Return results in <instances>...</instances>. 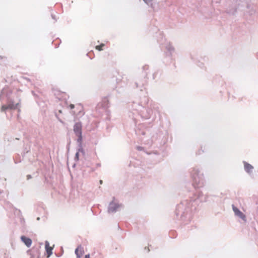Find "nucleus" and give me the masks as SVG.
Segmentation results:
<instances>
[{
    "label": "nucleus",
    "mask_w": 258,
    "mask_h": 258,
    "mask_svg": "<svg viewBox=\"0 0 258 258\" xmlns=\"http://www.w3.org/2000/svg\"><path fill=\"white\" fill-rule=\"evenodd\" d=\"M104 46V44L103 43H101L100 45H97L96 46L95 48L97 50H99V51H101L102 50H103V47Z\"/></svg>",
    "instance_id": "9"
},
{
    "label": "nucleus",
    "mask_w": 258,
    "mask_h": 258,
    "mask_svg": "<svg viewBox=\"0 0 258 258\" xmlns=\"http://www.w3.org/2000/svg\"><path fill=\"white\" fill-rule=\"evenodd\" d=\"M45 250L47 253V257L48 258L52 253L53 248L49 245L48 241H46L45 243Z\"/></svg>",
    "instance_id": "3"
},
{
    "label": "nucleus",
    "mask_w": 258,
    "mask_h": 258,
    "mask_svg": "<svg viewBox=\"0 0 258 258\" xmlns=\"http://www.w3.org/2000/svg\"><path fill=\"white\" fill-rule=\"evenodd\" d=\"M19 103H15L13 101L10 100L8 102L6 105H3L1 107L2 111H5L7 109H16Z\"/></svg>",
    "instance_id": "1"
},
{
    "label": "nucleus",
    "mask_w": 258,
    "mask_h": 258,
    "mask_svg": "<svg viewBox=\"0 0 258 258\" xmlns=\"http://www.w3.org/2000/svg\"><path fill=\"white\" fill-rule=\"evenodd\" d=\"M75 253L77 258H81L84 253L83 248L81 246H78L75 250Z\"/></svg>",
    "instance_id": "5"
},
{
    "label": "nucleus",
    "mask_w": 258,
    "mask_h": 258,
    "mask_svg": "<svg viewBox=\"0 0 258 258\" xmlns=\"http://www.w3.org/2000/svg\"><path fill=\"white\" fill-rule=\"evenodd\" d=\"M118 206H117L115 204L111 203L110 204L109 208V212H114L116 210V208H118Z\"/></svg>",
    "instance_id": "8"
},
{
    "label": "nucleus",
    "mask_w": 258,
    "mask_h": 258,
    "mask_svg": "<svg viewBox=\"0 0 258 258\" xmlns=\"http://www.w3.org/2000/svg\"><path fill=\"white\" fill-rule=\"evenodd\" d=\"M70 107L71 109H73L74 108L75 106H74V104H71L70 105Z\"/></svg>",
    "instance_id": "10"
},
{
    "label": "nucleus",
    "mask_w": 258,
    "mask_h": 258,
    "mask_svg": "<svg viewBox=\"0 0 258 258\" xmlns=\"http://www.w3.org/2000/svg\"><path fill=\"white\" fill-rule=\"evenodd\" d=\"M233 210L235 214L238 217H240L243 220H245V216L238 209L235 207L234 206H232Z\"/></svg>",
    "instance_id": "2"
},
{
    "label": "nucleus",
    "mask_w": 258,
    "mask_h": 258,
    "mask_svg": "<svg viewBox=\"0 0 258 258\" xmlns=\"http://www.w3.org/2000/svg\"><path fill=\"white\" fill-rule=\"evenodd\" d=\"M85 258H90V255L87 254L85 255Z\"/></svg>",
    "instance_id": "11"
},
{
    "label": "nucleus",
    "mask_w": 258,
    "mask_h": 258,
    "mask_svg": "<svg viewBox=\"0 0 258 258\" xmlns=\"http://www.w3.org/2000/svg\"><path fill=\"white\" fill-rule=\"evenodd\" d=\"M76 158H77L78 159V157H79V153L77 152L76 154Z\"/></svg>",
    "instance_id": "12"
},
{
    "label": "nucleus",
    "mask_w": 258,
    "mask_h": 258,
    "mask_svg": "<svg viewBox=\"0 0 258 258\" xmlns=\"http://www.w3.org/2000/svg\"><path fill=\"white\" fill-rule=\"evenodd\" d=\"M21 239L28 247H29L31 245L32 241L30 238L25 236H22Z\"/></svg>",
    "instance_id": "4"
},
{
    "label": "nucleus",
    "mask_w": 258,
    "mask_h": 258,
    "mask_svg": "<svg viewBox=\"0 0 258 258\" xmlns=\"http://www.w3.org/2000/svg\"><path fill=\"white\" fill-rule=\"evenodd\" d=\"M244 169L246 172L250 173L251 172L253 167L247 163H244Z\"/></svg>",
    "instance_id": "7"
},
{
    "label": "nucleus",
    "mask_w": 258,
    "mask_h": 258,
    "mask_svg": "<svg viewBox=\"0 0 258 258\" xmlns=\"http://www.w3.org/2000/svg\"><path fill=\"white\" fill-rule=\"evenodd\" d=\"M74 131L75 132L80 135H81V125L79 123L76 124L74 126Z\"/></svg>",
    "instance_id": "6"
},
{
    "label": "nucleus",
    "mask_w": 258,
    "mask_h": 258,
    "mask_svg": "<svg viewBox=\"0 0 258 258\" xmlns=\"http://www.w3.org/2000/svg\"><path fill=\"white\" fill-rule=\"evenodd\" d=\"M103 183V181L102 180H100V183L101 184Z\"/></svg>",
    "instance_id": "13"
}]
</instances>
